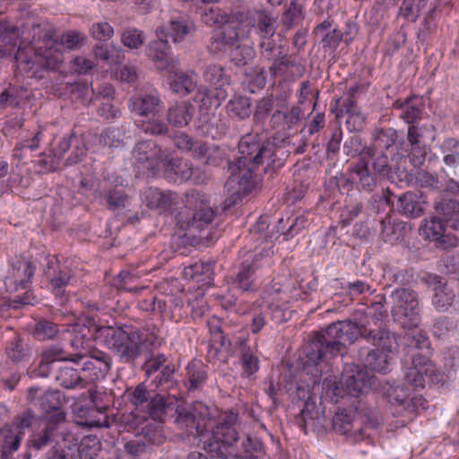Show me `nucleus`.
Segmentation results:
<instances>
[{"label":"nucleus","instance_id":"nucleus-41","mask_svg":"<svg viewBox=\"0 0 459 459\" xmlns=\"http://www.w3.org/2000/svg\"><path fill=\"white\" fill-rule=\"evenodd\" d=\"M169 86L173 92L185 97L193 92L196 87V82L187 74L177 68L169 70Z\"/></svg>","mask_w":459,"mask_h":459},{"label":"nucleus","instance_id":"nucleus-27","mask_svg":"<svg viewBox=\"0 0 459 459\" xmlns=\"http://www.w3.org/2000/svg\"><path fill=\"white\" fill-rule=\"evenodd\" d=\"M138 127L146 134L169 139L173 144H175V137L181 133L170 127L168 121L158 115L142 120L138 124Z\"/></svg>","mask_w":459,"mask_h":459},{"label":"nucleus","instance_id":"nucleus-38","mask_svg":"<svg viewBox=\"0 0 459 459\" xmlns=\"http://www.w3.org/2000/svg\"><path fill=\"white\" fill-rule=\"evenodd\" d=\"M303 110L299 105L291 107L290 110L276 109L271 117L272 127L291 129L302 120Z\"/></svg>","mask_w":459,"mask_h":459},{"label":"nucleus","instance_id":"nucleus-30","mask_svg":"<svg viewBox=\"0 0 459 459\" xmlns=\"http://www.w3.org/2000/svg\"><path fill=\"white\" fill-rule=\"evenodd\" d=\"M204 79L214 87L216 91L215 98L218 100H224L227 97L225 86L230 85V77L226 74L225 69L216 64H211L204 67L203 73Z\"/></svg>","mask_w":459,"mask_h":459},{"label":"nucleus","instance_id":"nucleus-43","mask_svg":"<svg viewBox=\"0 0 459 459\" xmlns=\"http://www.w3.org/2000/svg\"><path fill=\"white\" fill-rule=\"evenodd\" d=\"M237 342L240 346L242 376L245 377H251L259 370V359L247 345V340L238 339Z\"/></svg>","mask_w":459,"mask_h":459},{"label":"nucleus","instance_id":"nucleus-46","mask_svg":"<svg viewBox=\"0 0 459 459\" xmlns=\"http://www.w3.org/2000/svg\"><path fill=\"white\" fill-rule=\"evenodd\" d=\"M172 194L165 193L158 188H148L143 193V201L150 209L166 211L172 204Z\"/></svg>","mask_w":459,"mask_h":459},{"label":"nucleus","instance_id":"nucleus-49","mask_svg":"<svg viewBox=\"0 0 459 459\" xmlns=\"http://www.w3.org/2000/svg\"><path fill=\"white\" fill-rule=\"evenodd\" d=\"M135 436L142 437L148 447L152 445L159 446L165 440L161 428L157 423L152 422L143 423L137 429Z\"/></svg>","mask_w":459,"mask_h":459},{"label":"nucleus","instance_id":"nucleus-40","mask_svg":"<svg viewBox=\"0 0 459 459\" xmlns=\"http://www.w3.org/2000/svg\"><path fill=\"white\" fill-rule=\"evenodd\" d=\"M377 298H378V300L371 302L370 307H368V311L360 321L363 325L368 323L370 329L375 333L378 331H389L382 325V319L387 316V311L384 308V301H386L385 297L377 296Z\"/></svg>","mask_w":459,"mask_h":459},{"label":"nucleus","instance_id":"nucleus-23","mask_svg":"<svg viewBox=\"0 0 459 459\" xmlns=\"http://www.w3.org/2000/svg\"><path fill=\"white\" fill-rule=\"evenodd\" d=\"M22 42L24 44L48 43L52 39V33L47 22L35 18H29L21 23Z\"/></svg>","mask_w":459,"mask_h":459},{"label":"nucleus","instance_id":"nucleus-32","mask_svg":"<svg viewBox=\"0 0 459 459\" xmlns=\"http://www.w3.org/2000/svg\"><path fill=\"white\" fill-rule=\"evenodd\" d=\"M175 147L178 150L188 152L196 160H205L212 145L202 140H195L185 132H181L175 137Z\"/></svg>","mask_w":459,"mask_h":459},{"label":"nucleus","instance_id":"nucleus-5","mask_svg":"<svg viewBox=\"0 0 459 459\" xmlns=\"http://www.w3.org/2000/svg\"><path fill=\"white\" fill-rule=\"evenodd\" d=\"M184 205L175 216L180 229L195 233L208 227L215 217V211L211 207L205 195L191 190L185 194Z\"/></svg>","mask_w":459,"mask_h":459},{"label":"nucleus","instance_id":"nucleus-8","mask_svg":"<svg viewBox=\"0 0 459 459\" xmlns=\"http://www.w3.org/2000/svg\"><path fill=\"white\" fill-rule=\"evenodd\" d=\"M26 401L39 410L40 418L45 422L59 425L65 420L66 400L61 391H43L39 386H30L27 389Z\"/></svg>","mask_w":459,"mask_h":459},{"label":"nucleus","instance_id":"nucleus-54","mask_svg":"<svg viewBox=\"0 0 459 459\" xmlns=\"http://www.w3.org/2000/svg\"><path fill=\"white\" fill-rule=\"evenodd\" d=\"M204 164L207 166L226 168L228 171L231 169V165H236L235 161H231L227 152L218 145H212L207 156L204 160Z\"/></svg>","mask_w":459,"mask_h":459},{"label":"nucleus","instance_id":"nucleus-35","mask_svg":"<svg viewBox=\"0 0 459 459\" xmlns=\"http://www.w3.org/2000/svg\"><path fill=\"white\" fill-rule=\"evenodd\" d=\"M23 436L13 429V426L5 423L0 428V459H11L22 443Z\"/></svg>","mask_w":459,"mask_h":459},{"label":"nucleus","instance_id":"nucleus-64","mask_svg":"<svg viewBox=\"0 0 459 459\" xmlns=\"http://www.w3.org/2000/svg\"><path fill=\"white\" fill-rule=\"evenodd\" d=\"M175 367L172 364H167L156 373L152 380L156 388H160L161 392H168L174 385Z\"/></svg>","mask_w":459,"mask_h":459},{"label":"nucleus","instance_id":"nucleus-15","mask_svg":"<svg viewBox=\"0 0 459 459\" xmlns=\"http://www.w3.org/2000/svg\"><path fill=\"white\" fill-rule=\"evenodd\" d=\"M35 273V266L29 261H17L13 266V283L15 285V290H18L19 287L26 291L22 295H16L12 300L10 307L13 308H19L20 305L32 304L34 297L30 290H28L30 280Z\"/></svg>","mask_w":459,"mask_h":459},{"label":"nucleus","instance_id":"nucleus-14","mask_svg":"<svg viewBox=\"0 0 459 459\" xmlns=\"http://www.w3.org/2000/svg\"><path fill=\"white\" fill-rule=\"evenodd\" d=\"M230 168L224 187L235 202L250 194L255 188L257 179L255 175V169L237 164L231 165Z\"/></svg>","mask_w":459,"mask_h":459},{"label":"nucleus","instance_id":"nucleus-33","mask_svg":"<svg viewBox=\"0 0 459 459\" xmlns=\"http://www.w3.org/2000/svg\"><path fill=\"white\" fill-rule=\"evenodd\" d=\"M297 395L299 400L304 402L303 408L300 412L295 418V423L307 433V429L309 424H314L316 417H317V411H314L316 409V403L311 400L310 391L308 387L299 386L297 388Z\"/></svg>","mask_w":459,"mask_h":459},{"label":"nucleus","instance_id":"nucleus-16","mask_svg":"<svg viewBox=\"0 0 459 459\" xmlns=\"http://www.w3.org/2000/svg\"><path fill=\"white\" fill-rule=\"evenodd\" d=\"M342 376L350 396L359 397L370 389H377L379 379L366 368L357 366L346 370Z\"/></svg>","mask_w":459,"mask_h":459},{"label":"nucleus","instance_id":"nucleus-9","mask_svg":"<svg viewBox=\"0 0 459 459\" xmlns=\"http://www.w3.org/2000/svg\"><path fill=\"white\" fill-rule=\"evenodd\" d=\"M239 157L236 164L252 169H257L265 160H269L268 167H275L274 159L276 146L274 143L265 140L261 141L257 134L246 133L238 144Z\"/></svg>","mask_w":459,"mask_h":459},{"label":"nucleus","instance_id":"nucleus-25","mask_svg":"<svg viewBox=\"0 0 459 459\" xmlns=\"http://www.w3.org/2000/svg\"><path fill=\"white\" fill-rule=\"evenodd\" d=\"M56 424L45 422L43 429L38 432L33 433L27 442V451L23 455V459H31L37 454L51 445L57 434Z\"/></svg>","mask_w":459,"mask_h":459},{"label":"nucleus","instance_id":"nucleus-4","mask_svg":"<svg viewBox=\"0 0 459 459\" xmlns=\"http://www.w3.org/2000/svg\"><path fill=\"white\" fill-rule=\"evenodd\" d=\"M95 331L97 338L101 340L118 363L136 367L147 341L137 327L116 323L115 325H97Z\"/></svg>","mask_w":459,"mask_h":459},{"label":"nucleus","instance_id":"nucleus-22","mask_svg":"<svg viewBox=\"0 0 459 459\" xmlns=\"http://www.w3.org/2000/svg\"><path fill=\"white\" fill-rule=\"evenodd\" d=\"M355 176L356 189L368 194L374 193L382 180L369 167L365 159H359L349 168Z\"/></svg>","mask_w":459,"mask_h":459},{"label":"nucleus","instance_id":"nucleus-10","mask_svg":"<svg viewBox=\"0 0 459 459\" xmlns=\"http://www.w3.org/2000/svg\"><path fill=\"white\" fill-rule=\"evenodd\" d=\"M393 319L403 325H418L420 305L418 292L410 287H395L388 296Z\"/></svg>","mask_w":459,"mask_h":459},{"label":"nucleus","instance_id":"nucleus-6","mask_svg":"<svg viewBox=\"0 0 459 459\" xmlns=\"http://www.w3.org/2000/svg\"><path fill=\"white\" fill-rule=\"evenodd\" d=\"M18 67L28 77L42 79L50 71H56L63 63V55L51 48H18L15 55Z\"/></svg>","mask_w":459,"mask_h":459},{"label":"nucleus","instance_id":"nucleus-47","mask_svg":"<svg viewBox=\"0 0 459 459\" xmlns=\"http://www.w3.org/2000/svg\"><path fill=\"white\" fill-rule=\"evenodd\" d=\"M304 19L305 13L302 3L290 0L281 14V22L283 28L289 30L298 26Z\"/></svg>","mask_w":459,"mask_h":459},{"label":"nucleus","instance_id":"nucleus-19","mask_svg":"<svg viewBox=\"0 0 459 459\" xmlns=\"http://www.w3.org/2000/svg\"><path fill=\"white\" fill-rule=\"evenodd\" d=\"M195 129L201 134L219 140L230 132V121L226 117L210 115L208 112L200 111L195 123Z\"/></svg>","mask_w":459,"mask_h":459},{"label":"nucleus","instance_id":"nucleus-3","mask_svg":"<svg viewBox=\"0 0 459 459\" xmlns=\"http://www.w3.org/2000/svg\"><path fill=\"white\" fill-rule=\"evenodd\" d=\"M412 366L409 368L404 375V383L379 380L377 389L387 400V402L397 408V412H405L413 415L420 405H422L421 395L411 397V388H424L426 381L429 385H437L442 381L443 376L437 369L436 365L427 355L416 352L412 354Z\"/></svg>","mask_w":459,"mask_h":459},{"label":"nucleus","instance_id":"nucleus-18","mask_svg":"<svg viewBox=\"0 0 459 459\" xmlns=\"http://www.w3.org/2000/svg\"><path fill=\"white\" fill-rule=\"evenodd\" d=\"M158 39L152 41L146 48L147 56L154 63L155 67L160 71L171 70L179 65L178 58L171 56L168 45V39H164L163 28H158L156 30Z\"/></svg>","mask_w":459,"mask_h":459},{"label":"nucleus","instance_id":"nucleus-53","mask_svg":"<svg viewBox=\"0 0 459 459\" xmlns=\"http://www.w3.org/2000/svg\"><path fill=\"white\" fill-rule=\"evenodd\" d=\"M78 459H95L101 451V443L96 436H86L77 441Z\"/></svg>","mask_w":459,"mask_h":459},{"label":"nucleus","instance_id":"nucleus-1","mask_svg":"<svg viewBox=\"0 0 459 459\" xmlns=\"http://www.w3.org/2000/svg\"><path fill=\"white\" fill-rule=\"evenodd\" d=\"M216 414L215 409L195 401L178 404L174 421L188 434L203 437L204 449L211 458L234 459L238 453L235 445L238 438V415L233 412Z\"/></svg>","mask_w":459,"mask_h":459},{"label":"nucleus","instance_id":"nucleus-58","mask_svg":"<svg viewBox=\"0 0 459 459\" xmlns=\"http://www.w3.org/2000/svg\"><path fill=\"white\" fill-rule=\"evenodd\" d=\"M0 40L5 45L15 47L23 44L22 42V30L20 25H11L6 22H0Z\"/></svg>","mask_w":459,"mask_h":459},{"label":"nucleus","instance_id":"nucleus-2","mask_svg":"<svg viewBox=\"0 0 459 459\" xmlns=\"http://www.w3.org/2000/svg\"><path fill=\"white\" fill-rule=\"evenodd\" d=\"M369 326L368 323L363 325L360 320L358 323L343 320L330 324L325 329L316 333L312 340L305 346L304 353L307 359V363L318 365L325 359L342 354L346 350L347 343H354L359 337L365 341H376L374 331ZM377 340L378 342L385 340L389 346L394 343L393 337L385 333H382V335Z\"/></svg>","mask_w":459,"mask_h":459},{"label":"nucleus","instance_id":"nucleus-7","mask_svg":"<svg viewBox=\"0 0 459 459\" xmlns=\"http://www.w3.org/2000/svg\"><path fill=\"white\" fill-rule=\"evenodd\" d=\"M360 401L353 410L339 409L332 418L333 430L340 435H344L353 442H359L368 435L367 428H375L377 420L371 419L367 413H362Z\"/></svg>","mask_w":459,"mask_h":459},{"label":"nucleus","instance_id":"nucleus-45","mask_svg":"<svg viewBox=\"0 0 459 459\" xmlns=\"http://www.w3.org/2000/svg\"><path fill=\"white\" fill-rule=\"evenodd\" d=\"M6 353L12 361L19 363L30 360L32 355V350L23 339L15 336L9 342L6 347Z\"/></svg>","mask_w":459,"mask_h":459},{"label":"nucleus","instance_id":"nucleus-52","mask_svg":"<svg viewBox=\"0 0 459 459\" xmlns=\"http://www.w3.org/2000/svg\"><path fill=\"white\" fill-rule=\"evenodd\" d=\"M37 420L38 416L34 410L30 407H26L13 417L10 425L13 426V429L18 433L21 432L22 436L24 437L25 431L31 429Z\"/></svg>","mask_w":459,"mask_h":459},{"label":"nucleus","instance_id":"nucleus-21","mask_svg":"<svg viewBox=\"0 0 459 459\" xmlns=\"http://www.w3.org/2000/svg\"><path fill=\"white\" fill-rule=\"evenodd\" d=\"M428 202L420 191H407L398 197L396 210L407 219L421 217L427 208Z\"/></svg>","mask_w":459,"mask_h":459},{"label":"nucleus","instance_id":"nucleus-28","mask_svg":"<svg viewBox=\"0 0 459 459\" xmlns=\"http://www.w3.org/2000/svg\"><path fill=\"white\" fill-rule=\"evenodd\" d=\"M161 100L157 94L141 93L129 100L128 108L131 112L139 116L149 117L158 115L161 108Z\"/></svg>","mask_w":459,"mask_h":459},{"label":"nucleus","instance_id":"nucleus-13","mask_svg":"<svg viewBox=\"0 0 459 459\" xmlns=\"http://www.w3.org/2000/svg\"><path fill=\"white\" fill-rule=\"evenodd\" d=\"M382 333H388L393 337L394 343H391V346L385 343V340L381 342H378V340H369L367 342L372 343L376 348L369 351L360 349L359 354L365 367L370 368L372 371L386 374L390 365L391 354L396 351L398 345L394 333L390 331L374 332L376 339L377 337L379 338Z\"/></svg>","mask_w":459,"mask_h":459},{"label":"nucleus","instance_id":"nucleus-59","mask_svg":"<svg viewBox=\"0 0 459 459\" xmlns=\"http://www.w3.org/2000/svg\"><path fill=\"white\" fill-rule=\"evenodd\" d=\"M56 381L65 388H74L75 386H83L85 380L82 378L79 372L73 368L65 367L59 369L56 376Z\"/></svg>","mask_w":459,"mask_h":459},{"label":"nucleus","instance_id":"nucleus-20","mask_svg":"<svg viewBox=\"0 0 459 459\" xmlns=\"http://www.w3.org/2000/svg\"><path fill=\"white\" fill-rule=\"evenodd\" d=\"M45 275L48 278L53 294L60 299L63 305L65 299V288L73 276L72 271L67 268H60L56 258L49 259L44 269Z\"/></svg>","mask_w":459,"mask_h":459},{"label":"nucleus","instance_id":"nucleus-57","mask_svg":"<svg viewBox=\"0 0 459 459\" xmlns=\"http://www.w3.org/2000/svg\"><path fill=\"white\" fill-rule=\"evenodd\" d=\"M455 299V294L454 290L450 289L446 283L444 287L437 289V291L434 292L432 305L437 311L445 312L453 305Z\"/></svg>","mask_w":459,"mask_h":459},{"label":"nucleus","instance_id":"nucleus-51","mask_svg":"<svg viewBox=\"0 0 459 459\" xmlns=\"http://www.w3.org/2000/svg\"><path fill=\"white\" fill-rule=\"evenodd\" d=\"M256 56L254 47L246 44H236L230 50V59L238 67H243L251 63Z\"/></svg>","mask_w":459,"mask_h":459},{"label":"nucleus","instance_id":"nucleus-17","mask_svg":"<svg viewBox=\"0 0 459 459\" xmlns=\"http://www.w3.org/2000/svg\"><path fill=\"white\" fill-rule=\"evenodd\" d=\"M238 23H226L212 31L207 46L208 52L218 56L230 50L239 40Z\"/></svg>","mask_w":459,"mask_h":459},{"label":"nucleus","instance_id":"nucleus-24","mask_svg":"<svg viewBox=\"0 0 459 459\" xmlns=\"http://www.w3.org/2000/svg\"><path fill=\"white\" fill-rule=\"evenodd\" d=\"M133 155L139 163H148V169H153L160 162H164L168 159V156L162 152L160 146L152 140L137 143L134 148Z\"/></svg>","mask_w":459,"mask_h":459},{"label":"nucleus","instance_id":"nucleus-55","mask_svg":"<svg viewBox=\"0 0 459 459\" xmlns=\"http://www.w3.org/2000/svg\"><path fill=\"white\" fill-rule=\"evenodd\" d=\"M323 390L325 391V397L334 403H337L340 399L350 396L342 377L339 381L326 378L323 382Z\"/></svg>","mask_w":459,"mask_h":459},{"label":"nucleus","instance_id":"nucleus-61","mask_svg":"<svg viewBox=\"0 0 459 459\" xmlns=\"http://www.w3.org/2000/svg\"><path fill=\"white\" fill-rule=\"evenodd\" d=\"M442 150L444 163L450 169H456L459 166V141L455 138L446 139Z\"/></svg>","mask_w":459,"mask_h":459},{"label":"nucleus","instance_id":"nucleus-12","mask_svg":"<svg viewBox=\"0 0 459 459\" xmlns=\"http://www.w3.org/2000/svg\"><path fill=\"white\" fill-rule=\"evenodd\" d=\"M257 48L260 61L269 65L268 71L273 78L284 75L296 65L295 59L287 53L284 45L277 44L274 39L258 41Z\"/></svg>","mask_w":459,"mask_h":459},{"label":"nucleus","instance_id":"nucleus-50","mask_svg":"<svg viewBox=\"0 0 459 459\" xmlns=\"http://www.w3.org/2000/svg\"><path fill=\"white\" fill-rule=\"evenodd\" d=\"M65 349L67 352L66 354L68 357V361H72L74 363H78L82 359L87 357L90 351L84 334H75L70 340L68 346Z\"/></svg>","mask_w":459,"mask_h":459},{"label":"nucleus","instance_id":"nucleus-62","mask_svg":"<svg viewBox=\"0 0 459 459\" xmlns=\"http://www.w3.org/2000/svg\"><path fill=\"white\" fill-rule=\"evenodd\" d=\"M58 333V325L45 318L35 323L32 332L33 336L39 341L53 339Z\"/></svg>","mask_w":459,"mask_h":459},{"label":"nucleus","instance_id":"nucleus-11","mask_svg":"<svg viewBox=\"0 0 459 459\" xmlns=\"http://www.w3.org/2000/svg\"><path fill=\"white\" fill-rule=\"evenodd\" d=\"M435 215L425 224L424 233L429 241L446 231V225L459 230V201L444 199L435 204Z\"/></svg>","mask_w":459,"mask_h":459},{"label":"nucleus","instance_id":"nucleus-39","mask_svg":"<svg viewBox=\"0 0 459 459\" xmlns=\"http://www.w3.org/2000/svg\"><path fill=\"white\" fill-rule=\"evenodd\" d=\"M100 195L106 208L116 214H119L122 210L126 208L129 200L122 185L110 186L105 189Z\"/></svg>","mask_w":459,"mask_h":459},{"label":"nucleus","instance_id":"nucleus-26","mask_svg":"<svg viewBox=\"0 0 459 459\" xmlns=\"http://www.w3.org/2000/svg\"><path fill=\"white\" fill-rule=\"evenodd\" d=\"M359 159H365L368 167L381 178H391L392 165L385 151L377 152L376 146L368 145L363 147Z\"/></svg>","mask_w":459,"mask_h":459},{"label":"nucleus","instance_id":"nucleus-29","mask_svg":"<svg viewBox=\"0 0 459 459\" xmlns=\"http://www.w3.org/2000/svg\"><path fill=\"white\" fill-rule=\"evenodd\" d=\"M177 405L175 395L155 390L147 403L146 411L154 420L162 421L167 412L175 410Z\"/></svg>","mask_w":459,"mask_h":459},{"label":"nucleus","instance_id":"nucleus-63","mask_svg":"<svg viewBox=\"0 0 459 459\" xmlns=\"http://www.w3.org/2000/svg\"><path fill=\"white\" fill-rule=\"evenodd\" d=\"M436 12V7H432L429 10L424 21L420 24L419 30L417 32V44L425 47L427 45L428 40L430 38V35L434 32L437 24L434 19V13Z\"/></svg>","mask_w":459,"mask_h":459},{"label":"nucleus","instance_id":"nucleus-37","mask_svg":"<svg viewBox=\"0 0 459 459\" xmlns=\"http://www.w3.org/2000/svg\"><path fill=\"white\" fill-rule=\"evenodd\" d=\"M394 107L401 111L399 114L401 118L408 124H413L421 117L424 104L420 97L413 95L403 101L397 100L394 103Z\"/></svg>","mask_w":459,"mask_h":459},{"label":"nucleus","instance_id":"nucleus-34","mask_svg":"<svg viewBox=\"0 0 459 459\" xmlns=\"http://www.w3.org/2000/svg\"><path fill=\"white\" fill-rule=\"evenodd\" d=\"M253 27L259 41L273 39L277 30V17L266 9L256 10Z\"/></svg>","mask_w":459,"mask_h":459},{"label":"nucleus","instance_id":"nucleus-36","mask_svg":"<svg viewBox=\"0 0 459 459\" xmlns=\"http://www.w3.org/2000/svg\"><path fill=\"white\" fill-rule=\"evenodd\" d=\"M194 107L188 101L176 102L166 112V119L172 128L187 126L193 118Z\"/></svg>","mask_w":459,"mask_h":459},{"label":"nucleus","instance_id":"nucleus-31","mask_svg":"<svg viewBox=\"0 0 459 459\" xmlns=\"http://www.w3.org/2000/svg\"><path fill=\"white\" fill-rule=\"evenodd\" d=\"M260 265L256 258L245 260L239 266L238 271L234 278L233 283L236 288L242 291L253 292L257 290L255 284V273Z\"/></svg>","mask_w":459,"mask_h":459},{"label":"nucleus","instance_id":"nucleus-48","mask_svg":"<svg viewBox=\"0 0 459 459\" xmlns=\"http://www.w3.org/2000/svg\"><path fill=\"white\" fill-rule=\"evenodd\" d=\"M409 186L437 192H441L442 190V184L438 178L426 169L417 170L413 174Z\"/></svg>","mask_w":459,"mask_h":459},{"label":"nucleus","instance_id":"nucleus-44","mask_svg":"<svg viewBox=\"0 0 459 459\" xmlns=\"http://www.w3.org/2000/svg\"><path fill=\"white\" fill-rule=\"evenodd\" d=\"M251 100L246 96H234L226 105L228 116L233 119L245 120L252 113Z\"/></svg>","mask_w":459,"mask_h":459},{"label":"nucleus","instance_id":"nucleus-56","mask_svg":"<svg viewBox=\"0 0 459 459\" xmlns=\"http://www.w3.org/2000/svg\"><path fill=\"white\" fill-rule=\"evenodd\" d=\"M164 35L161 37L167 39L168 37L171 38L174 42L182 41L185 37L189 33L188 22L183 18L171 20L168 27H162Z\"/></svg>","mask_w":459,"mask_h":459},{"label":"nucleus","instance_id":"nucleus-60","mask_svg":"<svg viewBox=\"0 0 459 459\" xmlns=\"http://www.w3.org/2000/svg\"><path fill=\"white\" fill-rule=\"evenodd\" d=\"M374 144L376 148L388 150L391 146L395 144L398 140V132L394 128H377L373 135Z\"/></svg>","mask_w":459,"mask_h":459},{"label":"nucleus","instance_id":"nucleus-42","mask_svg":"<svg viewBox=\"0 0 459 459\" xmlns=\"http://www.w3.org/2000/svg\"><path fill=\"white\" fill-rule=\"evenodd\" d=\"M207 380L205 366L199 360L190 362L186 367V385L189 392L203 388Z\"/></svg>","mask_w":459,"mask_h":459}]
</instances>
